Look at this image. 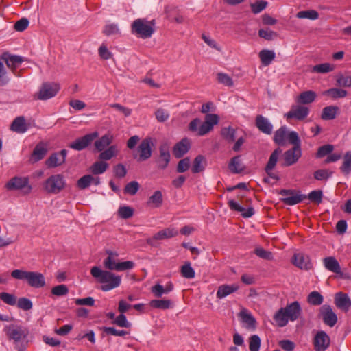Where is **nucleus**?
<instances>
[{
	"label": "nucleus",
	"instance_id": "nucleus-1",
	"mask_svg": "<svg viewBox=\"0 0 351 351\" xmlns=\"http://www.w3.org/2000/svg\"><path fill=\"white\" fill-rule=\"evenodd\" d=\"M4 332L9 341H12L14 348L17 351H25L29 341V331L27 328L18 324H10L4 328Z\"/></svg>",
	"mask_w": 351,
	"mask_h": 351
},
{
	"label": "nucleus",
	"instance_id": "nucleus-2",
	"mask_svg": "<svg viewBox=\"0 0 351 351\" xmlns=\"http://www.w3.org/2000/svg\"><path fill=\"white\" fill-rule=\"evenodd\" d=\"M90 274L99 283L104 284L101 287V289L103 291H108L118 287L121 285V276H117L110 271L102 270L97 266H94L91 268Z\"/></svg>",
	"mask_w": 351,
	"mask_h": 351
},
{
	"label": "nucleus",
	"instance_id": "nucleus-3",
	"mask_svg": "<svg viewBox=\"0 0 351 351\" xmlns=\"http://www.w3.org/2000/svg\"><path fill=\"white\" fill-rule=\"evenodd\" d=\"M288 141L293 145V147L285 152L283 154V167L291 166L298 162L302 156L301 141L298 134L295 131H291L288 135Z\"/></svg>",
	"mask_w": 351,
	"mask_h": 351
},
{
	"label": "nucleus",
	"instance_id": "nucleus-4",
	"mask_svg": "<svg viewBox=\"0 0 351 351\" xmlns=\"http://www.w3.org/2000/svg\"><path fill=\"white\" fill-rule=\"evenodd\" d=\"M219 117L215 114H206L205 120L201 123L199 118L193 119L189 124V130L197 132L198 136H204L211 131L215 125L219 123Z\"/></svg>",
	"mask_w": 351,
	"mask_h": 351
},
{
	"label": "nucleus",
	"instance_id": "nucleus-5",
	"mask_svg": "<svg viewBox=\"0 0 351 351\" xmlns=\"http://www.w3.org/2000/svg\"><path fill=\"white\" fill-rule=\"evenodd\" d=\"M11 276L17 280H25L30 287L34 288H42L46 285L43 274L37 271L14 269L11 272Z\"/></svg>",
	"mask_w": 351,
	"mask_h": 351
},
{
	"label": "nucleus",
	"instance_id": "nucleus-6",
	"mask_svg": "<svg viewBox=\"0 0 351 351\" xmlns=\"http://www.w3.org/2000/svg\"><path fill=\"white\" fill-rule=\"evenodd\" d=\"M132 34L143 39L150 38L154 32V28L148 25L145 19H137L131 24Z\"/></svg>",
	"mask_w": 351,
	"mask_h": 351
},
{
	"label": "nucleus",
	"instance_id": "nucleus-7",
	"mask_svg": "<svg viewBox=\"0 0 351 351\" xmlns=\"http://www.w3.org/2000/svg\"><path fill=\"white\" fill-rule=\"evenodd\" d=\"M66 186V182L62 174L52 175L45 182L43 187L48 193L58 194Z\"/></svg>",
	"mask_w": 351,
	"mask_h": 351
},
{
	"label": "nucleus",
	"instance_id": "nucleus-8",
	"mask_svg": "<svg viewBox=\"0 0 351 351\" xmlns=\"http://www.w3.org/2000/svg\"><path fill=\"white\" fill-rule=\"evenodd\" d=\"M153 140L150 137L144 138L137 148L138 154H133V158L138 162L148 160L152 154Z\"/></svg>",
	"mask_w": 351,
	"mask_h": 351
},
{
	"label": "nucleus",
	"instance_id": "nucleus-9",
	"mask_svg": "<svg viewBox=\"0 0 351 351\" xmlns=\"http://www.w3.org/2000/svg\"><path fill=\"white\" fill-rule=\"evenodd\" d=\"M8 190H23L24 194H29L32 186L29 184V179L26 177H14L5 185Z\"/></svg>",
	"mask_w": 351,
	"mask_h": 351
},
{
	"label": "nucleus",
	"instance_id": "nucleus-10",
	"mask_svg": "<svg viewBox=\"0 0 351 351\" xmlns=\"http://www.w3.org/2000/svg\"><path fill=\"white\" fill-rule=\"evenodd\" d=\"M60 90V86L56 83H44L40 90L34 95V98L39 100H47L54 97Z\"/></svg>",
	"mask_w": 351,
	"mask_h": 351
},
{
	"label": "nucleus",
	"instance_id": "nucleus-11",
	"mask_svg": "<svg viewBox=\"0 0 351 351\" xmlns=\"http://www.w3.org/2000/svg\"><path fill=\"white\" fill-rule=\"evenodd\" d=\"M98 136L97 132L87 134L82 137L75 139L69 144V147L77 151H82L88 147Z\"/></svg>",
	"mask_w": 351,
	"mask_h": 351
},
{
	"label": "nucleus",
	"instance_id": "nucleus-12",
	"mask_svg": "<svg viewBox=\"0 0 351 351\" xmlns=\"http://www.w3.org/2000/svg\"><path fill=\"white\" fill-rule=\"evenodd\" d=\"M279 194L284 197L281 201L289 206L295 205L306 199V195L298 194L294 190L282 189Z\"/></svg>",
	"mask_w": 351,
	"mask_h": 351
},
{
	"label": "nucleus",
	"instance_id": "nucleus-13",
	"mask_svg": "<svg viewBox=\"0 0 351 351\" xmlns=\"http://www.w3.org/2000/svg\"><path fill=\"white\" fill-rule=\"evenodd\" d=\"M315 351H326L330 344V338L324 330L318 331L313 340Z\"/></svg>",
	"mask_w": 351,
	"mask_h": 351
},
{
	"label": "nucleus",
	"instance_id": "nucleus-14",
	"mask_svg": "<svg viewBox=\"0 0 351 351\" xmlns=\"http://www.w3.org/2000/svg\"><path fill=\"white\" fill-rule=\"evenodd\" d=\"M310 110L303 105H293L291 110L285 114L287 119L304 120L309 114Z\"/></svg>",
	"mask_w": 351,
	"mask_h": 351
},
{
	"label": "nucleus",
	"instance_id": "nucleus-15",
	"mask_svg": "<svg viewBox=\"0 0 351 351\" xmlns=\"http://www.w3.org/2000/svg\"><path fill=\"white\" fill-rule=\"evenodd\" d=\"M170 160L171 154L168 145H161L159 147V156L155 160L158 169L162 170L165 169L168 167Z\"/></svg>",
	"mask_w": 351,
	"mask_h": 351
},
{
	"label": "nucleus",
	"instance_id": "nucleus-16",
	"mask_svg": "<svg viewBox=\"0 0 351 351\" xmlns=\"http://www.w3.org/2000/svg\"><path fill=\"white\" fill-rule=\"evenodd\" d=\"M319 314L324 323L330 327L334 326L337 322V316L330 305L324 304L319 309Z\"/></svg>",
	"mask_w": 351,
	"mask_h": 351
},
{
	"label": "nucleus",
	"instance_id": "nucleus-17",
	"mask_svg": "<svg viewBox=\"0 0 351 351\" xmlns=\"http://www.w3.org/2000/svg\"><path fill=\"white\" fill-rule=\"evenodd\" d=\"M291 263L302 270L308 271L313 268L310 256L302 252L294 254L291 258Z\"/></svg>",
	"mask_w": 351,
	"mask_h": 351
},
{
	"label": "nucleus",
	"instance_id": "nucleus-18",
	"mask_svg": "<svg viewBox=\"0 0 351 351\" xmlns=\"http://www.w3.org/2000/svg\"><path fill=\"white\" fill-rule=\"evenodd\" d=\"M178 234V231L174 228H165L153 235L152 237L148 238L146 242L148 245L156 247L157 245L156 241L158 240H163L176 237Z\"/></svg>",
	"mask_w": 351,
	"mask_h": 351
},
{
	"label": "nucleus",
	"instance_id": "nucleus-19",
	"mask_svg": "<svg viewBox=\"0 0 351 351\" xmlns=\"http://www.w3.org/2000/svg\"><path fill=\"white\" fill-rule=\"evenodd\" d=\"M67 151L62 149L59 152L53 153L46 160V165L49 168H54L62 165L65 162Z\"/></svg>",
	"mask_w": 351,
	"mask_h": 351
},
{
	"label": "nucleus",
	"instance_id": "nucleus-20",
	"mask_svg": "<svg viewBox=\"0 0 351 351\" xmlns=\"http://www.w3.org/2000/svg\"><path fill=\"white\" fill-rule=\"evenodd\" d=\"M283 311L286 312L288 318L291 322L297 320L302 315V308L298 301L287 304L286 307L283 308Z\"/></svg>",
	"mask_w": 351,
	"mask_h": 351
},
{
	"label": "nucleus",
	"instance_id": "nucleus-21",
	"mask_svg": "<svg viewBox=\"0 0 351 351\" xmlns=\"http://www.w3.org/2000/svg\"><path fill=\"white\" fill-rule=\"evenodd\" d=\"M1 60H4L7 66L14 73L19 65L24 61L23 58L19 56L11 55L8 53H3L1 55Z\"/></svg>",
	"mask_w": 351,
	"mask_h": 351
},
{
	"label": "nucleus",
	"instance_id": "nucleus-22",
	"mask_svg": "<svg viewBox=\"0 0 351 351\" xmlns=\"http://www.w3.org/2000/svg\"><path fill=\"white\" fill-rule=\"evenodd\" d=\"M256 127L263 134L270 135L272 133L273 125L266 117L261 114L256 116L255 119Z\"/></svg>",
	"mask_w": 351,
	"mask_h": 351
},
{
	"label": "nucleus",
	"instance_id": "nucleus-23",
	"mask_svg": "<svg viewBox=\"0 0 351 351\" xmlns=\"http://www.w3.org/2000/svg\"><path fill=\"white\" fill-rule=\"evenodd\" d=\"M191 147L190 141L187 138H182L177 143L173 149V153L176 158H180L186 154Z\"/></svg>",
	"mask_w": 351,
	"mask_h": 351
},
{
	"label": "nucleus",
	"instance_id": "nucleus-24",
	"mask_svg": "<svg viewBox=\"0 0 351 351\" xmlns=\"http://www.w3.org/2000/svg\"><path fill=\"white\" fill-rule=\"evenodd\" d=\"M335 304L339 309L348 311L351 306V300L348 294L339 292L335 295Z\"/></svg>",
	"mask_w": 351,
	"mask_h": 351
},
{
	"label": "nucleus",
	"instance_id": "nucleus-25",
	"mask_svg": "<svg viewBox=\"0 0 351 351\" xmlns=\"http://www.w3.org/2000/svg\"><path fill=\"white\" fill-rule=\"evenodd\" d=\"M228 204L232 210L241 213V216L243 218L251 217L254 214V208L251 206L246 209L232 199L229 200Z\"/></svg>",
	"mask_w": 351,
	"mask_h": 351
},
{
	"label": "nucleus",
	"instance_id": "nucleus-26",
	"mask_svg": "<svg viewBox=\"0 0 351 351\" xmlns=\"http://www.w3.org/2000/svg\"><path fill=\"white\" fill-rule=\"evenodd\" d=\"M290 132H288L287 128L284 125L278 129L274 134V142L279 146H285L287 143V138Z\"/></svg>",
	"mask_w": 351,
	"mask_h": 351
},
{
	"label": "nucleus",
	"instance_id": "nucleus-27",
	"mask_svg": "<svg viewBox=\"0 0 351 351\" xmlns=\"http://www.w3.org/2000/svg\"><path fill=\"white\" fill-rule=\"evenodd\" d=\"M325 268L337 274H342L341 267L337 260L334 256H328L323 259Z\"/></svg>",
	"mask_w": 351,
	"mask_h": 351
},
{
	"label": "nucleus",
	"instance_id": "nucleus-28",
	"mask_svg": "<svg viewBox=\"0 0 351 351\" xmlns=\"http://www.w3.org/2000/svg\"><path fill=\"white\" fill-rule=\"evenodd\" d=\"M317 97V93L313 90L302 92L296 98V102L301 105H307L313 103Z\"/></svg>",
	"mask_w": 351,
	"mask_h": 351
},
{
	"label": "nucleus",
	"instance_id": "nucleus-29",
	"mask_svg": "<svg viewBox=\"0 0 351 351\" xmlns=\"http://www.w3.org/2000/svg\"><path fill=\"white\" fill-rule=\"evenodd\" d=\"M241 321L245 324V328L250 330H255L256 321L255 318L246 309L241 311L239 313Z\"/></svg>",
	"mask_w": 351,
	"mask_h": 351
},
{
	"label": "nucleus",
	"instance_id": "nucleus-30",
	"mask_svg": "<svg viewBox=\"0 0 351 351\" xmlns=\"http://www.w3.org/2000/svg\"><path fill=\"white\" fill-rule=\"evenodd\" d=\"M239 289V286L236 284H233L231 285H222L218 287L217 291V298L219 299H222L233 293L237 291Z\"/></svg>",
	"mask_w": 351,
	"mask_h": 351
},
{
	"label": "nucleus",
	"instance_id": "nucleus-31",
	"mask_svg": "<svg viewBox=\"0 0 351 351\" xmlns=\"http://www.w3.org/2000/svg\"><path fill=\"white\" fill-rule=\"evenodd\" d=\"M10 130L19 134L27 130L25 119L23 116L16 117L10 125Z\"/></svg>",
	"mask_w": 351,
	"mask_h": 351
},
{
	"label": "nucleus",
	"instance_id": "nucleus-32",
	"mask_svg": "<svg viewBox=\"0 0 351 351\" xmlns=\"http://www.w3.org/2000/svg\"><path fill=\"white\" fill-rule=\"evenodd\" d=\"M206 165V158L203 155H197L193 161L191 171L193 173L202 172L204 170Z\"/></svg>",
	"mask_w": 351,
	"mask_h": 351
},
{
	"label": "nucleus",
	"instance_id": "nucleus-33",
	"mask_svg": "<svg viewBox=\"0 0 351 351\" xmlns=\"http://www.w3.org/2000/svg\"><path fill=\"white\" fill-rule=\"evenodd\" d=\"M163 203V197L160 191H156L149 197L147 205L152 208H159Z\"/></svg>",
	"mask_w": 351,
	"mask_h": 351
},
{
	"label": "nucleus",
	"instance_id": "nucleus-34",
	"mask_svg": "<svg viewBox=\"0 0 351 351\" xmlns=\"http://www.w3.org/2000/svg\"><path fill=\"white\" fill-rule=\"evenodd\" d=\"M228 168L230 171L233 173H241L245 169V167L243 165L240 156H236L233 157L228 165Z\"/></svg>",
	"mask_w": 351,
	"mask_h": 351
},
{
	"label": "nucleus",
	"instance_id": "nucleus-35",
	"mask_svg": "<svg viewBox=\"0 0 351 351\" xmlns=\"http://www.w3.org/2000/svg\"><path fill=\"white\" fill-rule=\"evenodd\" d=\"M274 320L278 327H284L287 324L289 319L285 311H283V308H280L274 315Z\"/></svg>",
	"mask_w": 351,
	"mask_h": 351
},
{
	"label": "nucleus",
	"instance_id": "nucleus-36",
	"mask_svg": "<svg viewBox=\"0 0 351 351\" xmlns=\"http://www.w3.org/2000/svg\"><path fill=\"white\" fill-rule=\"evenodd\" d=\"M47 149L42 143H38L34 147L31 159L33 162H38L42 160L47 154Z\"/></svg>",
	"mask_w": 351,
	"mask_h": 351
},
{
	"label": "nucleus",
	"instance_id": "nucleus-37",
	"mask_svg": "<svg viewBox=\"0 0 351 351\" xmlns=\"http://www.w3.org/2000/svg\"><path fill=\"white\" fill-rule=\"evenodd\" d=\"M275 56L274 51L271 50L263 49L259 52V58L264 66L269 65L274 60Z\"/></svg>",
	"mask_w": 351,
	"mask_h": 351
},
{
	"label": "nucleus",
	"instance_id": "nucleus-38",
	"mask_svg": "<svg viewBox=\"0 0 351 351\" xmlns=\"http://www.w3.org/2000/svg\"><path fill=\"white\" fill-rule=\"evenodd\" d=\"M282 153V149L279 147L276 148L271 154L269 160L265 167V171H268L273 170L276 165L279 155Z\"/></svg>",
	"mask_w": 351,
	"mask_h": 351
},
{
	"label": "nucleus",
	"instance_id": "nucleus-39",
	"mask_svg": "<svg viewBox=\"0 0 351 351\" xmlns=\"http://www.w3.org/2000/svg\"><path fill=\"white\" fill-rule=\"evenodd\" d=\"M339 108L337 106H329L324 107L322 110L321 118L323 120H332L336 116Z\"/></svg>",
	"mask_w": 351,
	"mask_h": 351
},
{
	"label": "nucleus",
	"instance_id": "nucleus-40",
	"mask_svg": "<svg viewBox=\"0 0 351 351\" xmlns=\"http://www.w3.org/2000/svg\"><path fill=\"white\" fill-rule=\"evenodd\" d=\"M236 129L229 126L223 128L221 130V135L228 143H233L236 139Z\"/></svg>",
	"mask_w": 351,
	"mask_h": 351
},
{
	"label": "nucleus",
	"instance_id": "nucleus-41",
	"mask_svg": "<svg viewBox=\"0 0 351 351\" xmlns=\"http://www.w3.org/2000/svg\"><path fill=\"white\" fill-rule=\"evenodd\" d=\"M112 137L109 134H105L100 138L95 141V149L99 151H103L107 146L112 143Z\"/></svg>",
	"mask_w": 351,
	"mask_h": 351
},
{
	"label": "nucleus",
	"instance_id": "nucleus-42",
	"mask_svg": "<svg viewBox=\"0 0 351 351\" xmlns=\"http://www.w3.org/2000/svg\"><path fill=\"white\" fill-rule=\"evenodd\" d=\"M173 303L170 300H152L149 302V306L154 308L169 309L172 307Z\"/></svg>",
	"mask_w": 351,
	"mask_h": 351
},
{
	"label": "nucleus",
	"instance_id": "nucleus-43",
	"mask_svg": "<svg viewBox=\"0 0 351 351\" xmlns=\"http://www.w3.org/2000/svg\"><path fill=\"white\" fill-rule=\"evenodd\" d=\"M324 95L329 96L333 99H336L346 97L348 95V92L341 88H332L324 91Z\"/></svg>",
	"mask_w": 351,
	"mask_h": 351
},
{
	"label": "nucleus",
	"instance_id": "nucleus-44",
	"mask_svg": "<svg viewBox=\"0 0 351 351\" xmlns=\"http://www.w3.org/2000/svg\"><path fill=\"white\" fill-rule=\"evenodd\" d=\"M106 252L108 254V256L104 261V267L110 271L115 270L116 265L118 263L116 262V260L113 256H117L118 254L111 251H107Z\"/></svg>",
	"mask_w": 351,
	"mask_h": 351
},
{
	"label": "nucleus",
	"instance_id": "nucleus-45",
	"mask_svg": "<svg viewBox=\"0 0 351 351\" xmlns=\"http://www.w3.org/2000/svg\"><path fill=\"white\" fill-rule=\"evenodd\" d=\"M108 167V163L103 161H98L93 163L90 169L93 174L98 175L104 173Z\"/></svg>",
	"mask_w": 351,
	"mask_h": 351
},
{
	"label": "nucleus",
	"instance_id": "nucleus-46",
	"mask_svg": "<svg viewBox=\"0 0 351 351\" xmlns=\"http://www.w3.org/2000/svg\"><path fill=\"white\" fill-rule=\"evenodd\" d=\"M341 172L348 175L351 171V152H347L343 156V164L340 167Z\"/></svg>",
	"mask_w": 351,
	"mask_h": 351
},
{
	"label": "nucleus",
	"instance_id": "nucleus-47",
	"mask_svg": "<svg viewBox=\"0 0 351 351\" xmlns=\"http://www.w3.org/2000/svg\"><path fill=\"white\" fill-rule=\"evenodd\" d=\"M180 272L184 278L188 279L193 278L195 276V270L191 267L190 262L184 263V264L181 267Z\"/></svg>",
	"mask_w": 351,
	"mask_h": 351
},
{
	"label": "nucleus",
	"instance_id": "nucleus-48",
	"mask_svg": "<svg viewBox=\"0 0 351 351\" xmlns=\"http://www.w3.org/2000/svg\"><path fill=\"white\" fill-rule=\"evenodd\" d=\"M93 180V176L92 175L88 174L82 176L77 181V186L81 189L84 190L88 188Z\"/></svg>",
	"mask_w": 351,
	"mask_h": 351
},
{
	"label": "nucleus",
	"instance_id": "nucleus-49",
	"mask_svg": "<svg viewBox=\"0 0 351 351\" xmlns=\"http://www.w3.org/2000/svg\"><path fill=\"white\" fill-rule=\"evenodd\" d=\"M296 16L298 19H308L316 20L319 18V13L314 10L300 11L297 13Z\"/></svg>",
	"mask_w": 351,
	"mask_h": 351
},
{
	"label": "nucleus",
	"instance_id": "nucleus-50",
	"mask_svg": "<svg viewBox=\"0 0 351 351\" xmlns=\"http://www.w3.org/2000/svg\"><path fill=\"white\" fill-rule=\"evenodd\" d=\"M134 212L133 208L128 206H123L119 207L118 215L121 219H128L133 216Z\"/></svg>",
	"mask_w": 351,
	"mask_h": 351
},
{
	"label": "nucleus",
	"instance_id": "nucleus-51",
	"mask_svg": "<svg viewBox=\"0 0 351 351\" xmlns=\"http://www.w3.org/2000/svg\"><path fill=\"white\" fill-rule=\"evenodd\" d=\"M117 154V149L114 145L110 146L107 149L101 151L99 158L101 160H108L112 158Z\"/></svg>",
	"mask_w": 351,
	"mask_h": 351
},
{
	"label": "nucleus",
	"instance_id": "nucleus-52",
	"mask_svg": "<svg viewBox=\"0 0 351 351\" xmlns=\"http://www.w3.org/2000/svg\"><path fill=\"white\" fill-rule=\"evenodd\" d=\"M140 189V185L136 181H132L128 183L124 188V193L129 194L130 195H134L136 194Z\"/></svg>",
	"mask_w": 351,
	"mask_h": 351
},
{
	"label": "nucleus",
	"instance_id": "nucleus-53",
	"mask_svg": "<svg viewBox=\"0 0 351 351\" xmlns=\"http://www.w3.org/2000/svg\"><path fill=\"white\" fill-rule=\"evenodd\" d=\"M261 340L258 335H253L249 338V349L250 351H258Z\"/></svg>",
	"mask_w": 351,
	"mask_h": 351
},
{
	"label": "nucleus",
	"instance_id": "nucleus-54",
	"mask_svg": "<svg viewBox=\"0 0 351 351\" xmlns=\"http://www.w3.org/2000/svg\"><path fill=\"white\" fill-rule=\"evenodd\" d=\"M323 300V296L317 291H312L308 296V302L315 306L320 305Z\"/></svg>",
	"mask_w": 351,
	"mask_h": 351
},
{
	"label": "nucleus",
	"instance_id": "nucleus-55",
	"mask_svg": "<svg viewBox=\"0 0 351 351\" xmlns=\"http://www.w3.org/2000/svg\"><path fill=\"white\" fill-rule=\"evenodd\" d=\"M278 33L269 28L261 29L258 31V36L267 40H272L278 36Z\"/></svg>",
	"mask_w": 351,
	"mask_h": 351
},
{
	"label": "nucleus",
	"instance_id": "nucleus-56",
	"mask_svg": "<svg viewBox=\"0 0 351 351\" xmlns=\"http://www.w3.org/2000/svg\"><path fill=\"white\" fill-rule=\"evenodd\" d=\"M51 294L57 296V297H62L66 295L69 293V289L65 285H60L53 287L51 289Z\"/></svg>",
	"mask_w": 351,
	"mask_h": 351
},
{
	"label": "nucleus",
	"instance_id": "nucleus-57",
	"mask_svg": "<svg viewBox=\"0 0 351 351\" xmlns=\"http://www.w3.org/2000/svg\"><path fill=\"white\" fill-rule=\"evenodd\" d=\"M334 66L329 63H323L315 65L313 71L317 73H326L333 71Z\"/></svg>",
	"mask_w": 351,
	"mask_h": 351
},
{
	"label": "nucleus",
	"instance_id": "nucleus-58",
	"mask_svg": "<svg viewBox=\"0 0 351 351\" xmlns=\"http://www.w3.org/2000/svg\"><path fill=\"white\" fill-rule=\"evenodd\" d=\"M219 83L222 84L226 86L232 87L234 85L232 79L226 73H219L217 77Z\"/></svg>",
	"mask_w": 351,
	"mask_h": 351
},
{
	"label": "nucleus",
	"instance_id": "nucleus-59",
	"mask_svg": "<svg viewBox=\"0 0 351 351\" xmlns=\"http://www.w3.org/2000/svg\"><path fill=\"white\" fill-rule=\"evenodd\" d=\"M191 161L189 157L180 160L176 167V171L179 173L186 172L190 167Z\"/></svg>",
	"mask_w": 351,
	"mask_h": 351
},
{
	"label": "nucleus",
	"instance_id": "nucleus-60",
	"mask_svg": "<svg viewBox=\"0 0 351 351\" xmlns=\"http://www.w3.org/2000/svg\"><path fill=\"white\" fill-rule=\"evenodd\" d=\"M322 191L320 190H315L309 193L308 196H306V198H308L312 202L319 204L322 202Z\"/></svg>",
	"mask_w": 351,
	"mask_h": 351
},
{
	"label": "nucleus",
	"instance_id": "nucleus-61",
	"mask_svg": "<svg viewBox=\"0 0 351 351\" xmlns=\"http://www.w3.org/2000/svg\"><path fill=\"white\" fill-rule=\"evenodd\" d=\"M112 324H116L119 327L130 328L132 324L127 320L126 316L124 314H120L119 316L112 321Z\"/></svg>",
	"mask_w": 351,
	"mask_h": 351
},
{
	"label": "nucleus",
	"instance_id": "nucleus-62",
	"mask_svg": "<svg viewBox=\"0 0 351 351\" xmlns=\"http://www.w3.org/2000/svg\"><path fill=\"white\" fill-rule=\"evenodd\" d=\"M103 33L106 36L119 35L121 34L120 29L116 24L106 25L103 30Z\"/></svg>",
	"mask_w": 351,
	"mask_h": 351
},
{
	"label": "nucleus",
	"instance_id": "nucleus-63",
	"mask_svg": "<svg viewBox=\"0 0 351 351\" xmlns=\"http://www.w3.org/2000/svg\"><path fill=\"white\" fill-rule=\"evenodd\" d=\"M334 149V146L330 144L322 145L319 147L316 154L317 158H323L330 154Z\"/></svg>",
	"mask_w": 351,
	"mask_h": 351
},
{
	"label": "nucleus",
	"instance_id": "nucleus-64",
	"mask_svg": "<svg viewBox=\"0 0 351 351\" xmlns=\"http://www.w3.org/2000/svg\"><path fill=\"white\" fill-rule=\"evenodd\" d=\"M32 301L26 298H20L17 301V306L19 308L24 311H29L32 308Z\"/></svg>",
	"mask_w": 351,
	"mask_h": 351
}]
</instances>
